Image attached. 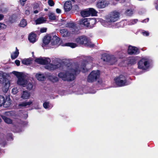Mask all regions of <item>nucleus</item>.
<instances>
[{"mask_svg":"<svg viewBox=\"0 0 158 158\" xmlns=\"http://www.w3.org/2000/svg\"><path fill=\"white\" fill-rule=\"evenodd\" d=\"M76 41L79 44L83 45L84 46L90 48H93L95 45L92 44L90 40L86 36L82 35L77 38Z\"/></svg>","mask_w":158,"mask_h":158,"instance_id":"nucleus-1","label":"nucleus"},{"mask_svg":"<svg viewBox=\"0 0 158 158\" xmlns=\"http://www.w3.org/2000/svg\"><path fill=\"white\" fill-rule=\"evenodd\" d=\"M0 83L4 84L2 90L4 92L6 93L9 89L10 83L8 81L5 73L2 72L0 73Z\"/></svg>","mask_w":158,"mask_h":158,"instance_id":"nucleus-2","label":"nucleus"},{"mask_svg":"<svg viewBox=\"0 0 158 158\" xmlns=\"http://www.w3.org/2000/svg\"><path fill=\"white\" fill-rule=\"evenodd\" d=\"M12 73L18 78L17 84L25 87V85L27 84V81L24 79L23 74L21 73L15 71L13 72Z\"/></svg>","mask_w":158,"mask_h":158,"instance_id":"nucleus-3","label":"nucleus"},{"mask_svg":"<svg viewBox=\"0 0 158 158\" xmlns=\"http://www.w3.org/2000/svg\"><path fill=\"white\" fill-rule=\"evenodd\" d=\"M99 76L100 71L99 70H93L88 75L87 81L88 82H93L96 81L99 78Z\"/></svg>","mask_w":158,"mask_h":158,"instance_id":"nucleus-4","label":"nucleus"},{"mask_svg":"<svg viewBox=\"0 0 158 158\" xmlns=\"http://www.w3.org/2000/svg\"><path fill=\"white\" fill-rule=\"evenodd\" d=\"M119 14V13L116 11H113L106 16V20L110 23L116 22L118 19Z\"/></svg>","mask_w":158,"mask_h":158,"instance_id":"nucleus-5","label":"nucleus"},{"mask_svg":"<svg viewBox=\"0 0 158 158\" xmlns=\"http://www.w3.org/2000/svg\"><path fill=\"white\" fill-rule=\"evenodd\" d=\"M114 81L117 85L121 87L126 85L127 82L126 78L124 76L120 75L118 77L114 79Z\"/></svg>","mask_w":158,"mask_h":158,"instance_id":"nucleus-6","label":"nucleus"},{"mask_svg":"<svg viewBox=\"0 0 158 158\" xmlns=\"http://www.w3.org/2000/svg\"><path fill=\"white\" fill-rule=\"evenodd\" d=\"M138 68L142 70H145L149 67V63L146 59L142 58L138 63Z\"/></svg>","mask_w":158,"mask_h":158,"instance_id":"nucleus-7","label":"nucleus"},{"mask_svg":"<svg viewBox=\"0 0 158 158\" xmlns=\"http://www.w3.org/2000/svg\"><path fill=\"white\" fill-rule=\"evenodd\" d=\"M127 52L129 55H137L139 53L140 51L137 47L129 45L128 47Z\"/></svg>","mask_w":158,"mask_h":158,"instance_id":"nucleus-8","label":"nucleus"},{"mask_svg":"<svg viewBox=\"0 0 158 158\" xmlns=\"http://www.w3.org/2000/svg\"><path fill=\"white\" fill-rule=\"evenodd\" d=\"M49 60H48L46 58L45 59H43L42 58H36L35 61L38 64H40L46 65L48 64L50 62V60L49 58H48Z\"/></svg>","mask_w":158,"mask_h":158,"instance_id":"nucleus-9","label":"nucleus"},{"mask_svg":"<svg viewBox=\"0 0 158 158\" xmlns=\"http://www.w3.org/2000/svg\"><path fill=\"white\" fill-rule=\"evenodd\" d=\"M108 5L107 1L105 0H99L96 4V6L99 9L103 8Z\"/></svg>","mask_w":158,"mask_h":158,"instance_id":"nucleus-10","label":"nucleus"},{"mask_svg":"<svg viewBox=\"0 0 158 158\" xmlns=\"http://www.w3.org/2000/svg\"><path fill=\"white\" fill-rule=\"evenodd\" d=\"M72 7L71 2L70 1H66L64 5V8L65 12L70 10Z\"/></svg>","mask_w":158,"mask_h":158,"instance_id":"nucleus-11","label":"nucleus"},{"mask_svg":"<svg viewBox=\"0 0 158 158\" xmlns=\"http://www.w3.org/2000/svg\"><path fill=\"white\" fill-rule=\"evenodd\" d=\"M60 39L56 36L55 35L53 37L51 40V44L52 46L56 45L59 42Z\"/></svg>","mask_w":158,"mask_h":158,"instance_id":"nucleus-12","label":"nucleus"},{"mask_svg":"<svg viewBox=\"0 0 158 158\" xmlns=\"http://www.w3.org/2000/svg\"><path fill=\"white\" fill-rule=\"evenodd\" d=\"M36 35L34 33H31L30 34L28 37V40L31 43H34L36 41Z\"/></svg>","mask_w":158,"mask_h":158,"instance_id":"nucleus-13","label":"nucleus"},{"mask_svg":"<svg viewBox=\"0 0 158 158\" xmlns=\"http://www.w3.org/2000/svg\"><path fill=\"white\" fill-rule=\"evenodd\" d=\"M75 79L74 75L71 73H67V76L65 79V81H72L74 80Z\"/></svg>","mask_w":158,"mask_h":158,"instance_id":"nucleus-14","label":"nucleus"},{"mask_svg":"<svg viewBox=\"0 0 158 158\" xmlns=\"http://www.w3.org/2000/svg\"><path fill=\"white\" fill-rule=\"evenodd\" d=\"M11 104V100L10 98H6L4 100V103L2 106L5 107L7 108L9 107Z\"/></svg>","mask_w":158,"mask_h":158,"instance_id":"nucleus-15","label":"nucleus"},{"mask_svg":"<svg viewBox=\"0 0 158 158\" xmlns=\"http://www.w3.org/2000/svg\"><path fill=\"white\" fill-rule=\"evenodd\" d=\"M60 32L61 35L63 37H66L69 36L70 34L66 29H60Z\"/></svg>","mask_w":158,"mask_h":158,"instance_id":"nucleus-16","label":"nucleus"},{"mask_svg":"<svg viewBox=\"0 0 158 158\" xmlns=\"http://www.w3.org/2000/svg\"><path fill=\"white\" fill-rule=\"evenodd\" d=\"M111 56L106 53L102 54V55L101 59L104 61L109 62Z\"/></svg>","mask_w":158,"mask_h":158,"instance_id":"nucleus-17","label":"nucleus"},{"mask_svg":"<svg viewBox=\"0 0 158 158\" xmlns=\"http://www.w3.org/2000/svg\"><path fill=\"white\" fill-rule=\"evenodd\" d=\"M52 37L50 36H45L43 40V43L44 45L48 44L51 41Z\"/></svg>","mask_w":158,"mask_h":158,"instance_id":"nucleus-18","label":"nucleus"},{"mask_svg":"<svg viewBox=\"0 0 158 158\" xmlns=\"http://www.w3.org/2000/svg\"><path fill=\"white\" fill-rule=\"evenodd\" d=\"M79 24L80 25L88 27L89 25V23L88 21V19L84 18L79 21Z\"/></svg>","mask_w":158,"mask_h":158,"instance_id":"nucleus-19","label":"nucleus"},{"mask_svg":"<svg viewBox=\"0 0 158 158\" xmlns=\"http://www.w3.org/2000/svg\"><path fill=\"white\" fill-rule=\"evenodd\" d=\"M17 16L15 14H13L9 18V21L11 23H13L16 21Z\"/></svg>","mask_w":158,"mask_h":158,"instance_id":"nucleus-20","label":"nucleus"},{"mask_svg":"<svg viewBox=\"0 0 158 158\" xmlns=\"http://www.w3.org/2000/svg\"><path fill=\"white\" fill-rule=\"evenodd\" d=\"M30 96V94L29 92L23 91L21 95V98L24 99H28Z\"/></svg>","mask_w":158,"mask_h":158,"instance_id":"nucleus-21","label":"nucleus"},{"mask_svg":"<svg viewBox=\"0 0 158 158\" xmlns=\"http://www.w3.org/2000/svg\"><path fill=\"white\" fill-rule=\"evenodd\" d=\"M127 64L128 65H132L136 63V60L133 57L128 58L127 60Z\"/></svg>","mask_w":158,"mask_h":158,"instance_id":"nucleus-22","label":"nucleus"},{"mask_svg":"<svg viewBox=\"0 0 158 158\" xmlns=\"http://www.w3.org/2000/svg\"><path fill=\"white\" fill-rule=\"evenodd\" d=\"M89 9H85L80 12L81 15L83 17H87L90 16Z\"/></svg>","mask_w":158,"mask_h":158,"instance_id":"nucleus-23","label":"nucleus"},{"mask_svg":"<svg viewBox=\"0 0 158 158\" xmlns=\"http://www.w3.org/2000/svg\"><path fill=\"white\" fill-rule=\"evenodd\" d=\"M46 19L43 17H41L37 19L35 21L36 24H39L46 22Z\"/></svg>","mask_w":158,"mask_h":158,"instance_id":"nucleus-24","label":"nucleus"},{"mask_svg":"<svg viewBox=\"0 0 158 158\" xmlns=\"http://www.w3.org/2000/svg\"><path fill=\"white\" fill-rule=\"evenodd\" d=\"M16 50L13 54L11 55V58L12 59H15L16 58L19 56V50L17 47L15 48Z\"/></svg>","mask_w":158,"mask_h":158,"instance_id":"nucleus-25","label":"nucleus"},{"mask_svg":"<svg viewBox=\"0 0 158 158\" xmlns=\"http://www.w3.org/2000/svg\"><path fill=\"white\" fill-rule=\"evenodd\" d=\"M32 103V102L30 101L28 102H23L19 104V106L20 107H26L27 106H30Z\"/></svg>","mask_w":158,"mask_h":158,"instance_id":"nucleus-26","label":"nucleus"},{"mask_svg":"<svg viewBox=\"0 0 158 158\" xmlns=\"http://www.w3.org/2000/svg\"><path fill=\"white\" fill-rule=\"evenodd\" d=\"M35 77L37 79L40 81H44L46 78L45 76L41 74H36Z\"/></svg>","mask_w":158,"mask_h":158,"instance_id":"nucleus-27","label":"nucleus"},{"mask_svg":"<svg viewBox=\"0 0 158 158\" xmlns=\"http://www.w3.org/2000/svg\"><path fill=\"white\" fill-rule=\"evenodd\" d=\"M110 57V59L109 62L110 65H113L117 61V60L116 58L114 55L111 56Z\"/></svg>","mask_w":158,"mask_h":158,"instance_id":"nucleus-28","label":"nucleus"},{"mask_svg":"<svg viewBox=\"0 0 158 158\" xmlns=\"http://www.w3.org/2000/svg\"><path fill=\"white\" fill-rule=\"evenodd\" d=\"M62 46L70 47L71 48H74L76 47L77 46V45L75 43L68 42L62 45Z\"/></svg>","mask_w":158,"mask_h":158,"instance_id":"nucleus-29","label":"nucleus"},{"mask_svg":"<svg viewBox=\"0 0 158 158\" xmlns=\"http://www.w3.org/2000/svg\"><path fill=\"white\" fill-rule=\"evenodd\" d=\"M48 76L49 80L53 82H56L59 80L58 78L57 77H55L50 74H49V75Z\"/></svg>","mask_w":158,"mask_h":158,"instance_id":"nucleus-30","label":"nucleus"},{"mask_svg":"<svg viewBox=\"0 0 158 158\" xmlns=\"http://www.w3.org/2000/svg\"><path fill=\"white\" fill-rule=\"evenodd\" d=\"M89 10L90 16H96L97 15V12L94 8H89Z\"/></svg>","mask_w":158,"mask_h":158,"instance_id":"nucleus-31","label":"nucleus"},{"mask_svg":"<svg viewBox=\"0 0 158 158\" xmlns=\"http://www.w3.org/2000/svg\"><path fill=\"white\" fill-rule=\"evenodd\" d=\"M27 24V22L26 19H23L20 21V23L19 26L22 27H25Z\"/></svg>","mask_w":158,"mask_h":158,"instance_id":"nucleus-32","label":"nucleus"},{"mask_svg":"<svg viewBox=\"0 0 158 158\" xmlns=\"http://www.w3.org/2000/svg\"><path fill=\"white\" fill-rule=\"evenodd\" d=\"M1 5H2L0 6V10L4 14L8 12V8L5 7L4 6L3 4H2Z\"/></svg>","mask_w":158,"mask_h":158,"instance_id":"nucleus-33","label":"nucleus"},{"mask_svg":"<svg viewBox=\"0 0 158 158\" xmlns=\"http://www.w3.org/2000/svg\"><path fill=\"white\" fill-rule=\"evenodd\" d=\"M22 63L25 65L30 64L31 63V60L28 58L24 59L22 61Z\"/></svg>","mask_w":158,"mask_h":158,"instance_id":"nucleus-34","label":"nucleus"},{"mask_svg":"<svg viewBox=\"0 0 158 158\" xmlns=\"http://www.w3.org/2000/svg\"><path fill=\"white\" fill-rule=\"evenodd\" d=\"M2 118L4 120V122L7 124H11L12 123V121L11 119L9 118L6 116H3L2 117Z\"/></svg>","mask_w":158,"mask_h":158,"instance_id":"nucleus-35","label":"nucleus"},{"mask_svg":"<svg viewBox=\"0 0 158 158\" xmlns=\"http://www.w3.org/2000/svg\"><path fill=\"white\" fill-rule=\"evenodd\" d=\"M58 76L59 77L62 78L63 80L65 81L67 76V73H65L63 72L60 73H58Z\"/></svg>","mask_w":158,"mask_h":158,"instance_id":"nucleus-36","label":"nucleus"},{"mask_svg":"<svg viewBox=\"0 0 158 158\" xmlns=\"http://www.w3.org/2000/svg\"><path fill=\"white\" fill-rule=\"evenodd\" d=\"M76 25V24L73 22L67 23L66 24L65 27L72 29Z\"/></svg>","mask_w":158,"mask_h":158,"instance_id":"nucleus-37","label":"nucleus"},{"mask_svg":"<svg viewBox=\"0 0 158 158\" xmlns=\"http://www.w3.org/2000/svg\"><path fill=\"white\" fill-rule=\"evenodd\" d=\"M73 34H78L79 33L78 27L76 25L72 29Z\"/></svg>","mask_w":158,"mask_h":158,"instance_id":"nucleus-38","label":"nucleus"},{"mask_svg":"<svg viewBox=\"0 0 158 158\" xmlns=\"http://www.w3.org/2000/svg\"><path fill=\"white\" fill-rule=\"evenodd\" d=\"M48 16L49 19L51 20H54L56 19V17L54 13H51Z\"/></svg>","mask_w":158,"mask_h":158,"instance_id":"nucleus-39","label":"nucleus"},{"mask_svg":"<svg viewBox=\"0 0 158 158\" xmlns=\"http://www.w3.org/2000/svg\"><path fill=\"white\" fill-rule=\"evenodd\" d=\"M80 9L79 6L77 5H74L73 6V10L74 12H78Z\"/></svg>","mask_w":158,"mask_h":158,"instance_id":"nucleus-40","label":"nucleus"},{"mask_svg":"<svg viewBox=\"0 0 158 158\" xmlns=\"http://www.w3.org/2000/svg\"><path fill=\"white\" fill-rule=\"evenodd\" d=\"M4 100H5L4 97L2 95H0V107L2 106L4 103Z\"/></svg>","mask_w":158,"mask_h":158,"instance_id":"nucleus-41","label":"nucleus"},{"mask_svg":"<svg viewBox=\"0 0 158 158\" xmlns=\"http://www.w3.org/2000/svg\"><path fill=\"white\" fill-rule=\"evenodd\" d=\"M33 87L32 84L30 82H29L27 84V88L29 90H30L32 89Z\"/></svg>","mask_w":158,"mask_h":158,"instance_id":"nucleus-42","label":"nucleus"},{"mask_svg":"<svg viewBox=\"0 0 158 158\" xmlns=\"http://www.w3.org/2000/svg\"><path fill=\"white\" fill-rule=\"evenodd\" d=\"M86 67V64L85 63H82L81 64V68H82L83 70L84 71V72L87 71H88V69H86L85 68Z\"/></svg>","mask_w":158,"mask_h":158,"instance_id":"nucleus-43","label":"nucleus"},{"mask_svg":"<svg viewBox=\"0 0 158 158\" xmlns=\"http://www.w3.org/2000/svg\"><path fill=\"white\" fill-rule=\"evenodd\" d=\"M43 106L44 108L45 109H48L49 107V102H45L44 103Z\"/></svg>","mask_w":158,"mask_h":158,"instance_id":"nucleus-44","label":"nucleus"},{"mask_svg":"<svg viewBox=\"0 0 158 158\" xmlns=\"http://www.w3.org/2000/svg\"><path fill=\"white\" fill-rule=\"evenodd\" d=\"M126 14L128 16H131L133 14V11L129 9H127L126 12Z\"/></svg>","mask_w":158,"mask_h":158,"instance_id":"nucleus-45","label":"nucleus"},{"mask_svg":"<svg viewBox=\"0 0 158 158\" xmlns=\"http://www.w3.org/2000/svg\"><path fill=\"white\" fill-rule=\"evenodd\" d=\"M48 3L49 5L51 6H52L54 5V3L53 1L52 0H48Z\"/></svg>","mask_w":158,"mask_h":158,"instance_id":"nucleus-46","label":"nucleus"},{"mask_svg":"<svg viewBox=\"0 0 158 158\" xmlns=\"http://www.w3.org/2000/svg\"><path fill=\"white\" fill-rule=\"evenodd\" d=\"M39 7V5L38 3H34L33 4V8L34 10L36 9Z\"/></svg>","mask_w":158,"mask_h":158,"instance_id":"nucleus-47","label":"nucleus"},{"mask_svg":"<svg viewBox=\"0 0 158 158\" xmlns=\"http://www.w3.org/2000/svg\"><path fill=\"white\" fill-rule=\"evenodd\" d=\"M52 68L53 69H58L59 68L58 64H52Z\"/></svg>","mask_w":158,"mask_h":158,"instance_id":"nucleus-48","label":"nucleus"},{"mask_svg":"<svg viewBox=\"0 0 158 158\" xmlns=\"http://www.w3.org/2000/svg\"><path fill=\"white\" fill-rule=\"evenodd\" d=\"M47 28H42L40 29V32L41 33H44L46 32Z\"/></svg>","mask_w":158,"mask_h":158,"instance_id":"nucleus-49","label":"nucleus"},{"mask_svg":"<svg viewBox=\"0 0 158 158\" xmlns=\"http://www.w3.org/2000/svg\"><path fill=\"white\" fill-rule=\"evenodd\" d=\"M131 21V22L132 23V24H135L137 23V22L138 21V20L137 19H132Z\"/></svg>","mask_w":158,"mask_h":158,"instance_id":"nucleus-50","label":"nucleus"},{"mask_svg":"<svg viewBox=\"0 0 158 158\" xmlns=\"http://www.w3.org/2000/svg\"><path fill=\"white\" fill-rule=\"evenodd\" d=\"M143 35L144 36H148L149 35V33L147 31H143L142 32Z\"/></svg>","mask_w":158,"mask_h":158,"instance_id":"nucleus-51","label":"nucleus"},{"mask_svg":"<svg viewBox=\"0 0 158 158\" xmlns=\"http://www.w3.org/2000/svg\"><path fill=\"white\" fill-rule=\"evenodd\" d=\"M15 63L17 66H19L20 64V61L18 60H16L15 61Z\"/></svg>","mask_w":158,"mask_h":158,"instance_id":"nucleus-52","label":"nucleus"},{"mask_svg":"<svg viewBox=\"0 0 158 158\" xmlns=\"http://www.w3.org/2000/svg\"><path fill=\"white\" fill-rule=\"evenodd\" d=\"M30 14V11L29 10H26L25 11V14L27 15H28Z\"/></svg>","mask_w":158,"mask_h":158,"instance_id":"nucleus-53","label":"nucleus"},{"mask_svg":"<svg viewBox=\"0 0 158 158\" xmlns=\"http://www.w3.org/2000/svg\"><path fill=\"white\" fill-rule=\"evenodd\" d=\"M79 67H76L74 70L75 73H76L78 70Z\"/></svg>","mask_w":158,"mask_h":158,"instance_id":"nucleus-54","label":"nucleus"},{"mask_svg":"<svg viewBox=\"0 0 158 158\" xmlns=\"http://www.w3.org/2000/svg\"><path fill=\"white\" fill-rule=\"evenodd\" d=\"M56 11L57 13L59 14L61 13V10L58 8H57L56 10Z\"/></svg>","mask_w":158,"mask_h":158,"instance_id":"nucleus-55","label":"nucleus"},{"mask_svg":"<svg viewBox=\"0 0 158 158\" xmlns=\"http://www.w3.org/2000/svg\"><path fill=\"white\" fill-rule=\"evenodd\" d=\"M8 137L10 139L13 140L12 135V134H10L8 136Z\"/></svg>","mask_w":158,"mask_h":158,"instance_id":"nucleus-56","label":"nucleus"},{"mask_svg":"<svg viewBox=\"0 0 158 158\" xmlns=\"http://www.w3.org/2000/svg\"><path fill=\"white\" fill-rule=\"evenodd\" d=\"M4 17V16L2 14H0V20H2Z\"/></svg>","mask_w":158,"mask_h":158,"instance_id":"nucleus-57","label":"nucleus"},{"mask_svg":"<svg viewBox=\"0 0 158 158\" xmlns=\"http://www.w3.org/2000/svg\"><path fill=\"white\" fill-rule=\"evenodd\" d=\"M1 143L4 146L6 144V140H4L2 141V143Z\"/></svg>","mask_w":158,"mask_h":158,"instance_id":"nucleus-58","label":"nucleus"},{"mask_svg":"<svg viewBox=\"0 0 158 158\" xmlns=\"http://www.w3.org/2000/svg\"><path fill=\"white\" fill-rule=\"evenodd\" d=\"M39 11L38 10H36L34 11V13L35 14H37L38 13Z\"/></svg>","mask_w":158,"mask_h":158,"instance_id":"nucleus-59","label":"nucleus"},{"mask_svg":"<svg viewBox=\"0 0 158 158\" xmlns=\"http://www.w3.org/2000/svg\"><path fill=\"white\" fill-rule=\"evenodd\" d=\"M155 8L158 11V4H157L155 6Z\"/></svg>","mask_w":158,"mask_h":158,"instance_id":"nucleus-60","label":"nucleus"},{"mask_svg":"<svg viewBox=\"0 0 158 158\" xmlns=\"http://www.w3.org/2000/svg\"><path fill=\"white\" fill-rule=\"evenodd\" d=\"M27 0H20V1L21 3L22 2H23L24 3V2H26V1Z\"/></svg>","mask_w":158,"mask_h":158,"instance_id":"nucleus-61","label":"nucleus"},{"mask_svg":"<svg viewBox=\"0 0 158 158\" xmlns=\"http://www.w3.org/2000/svg\"><path fill=\"white\" fill-rule=\"evenodd\" d=\"M64 21L65 22V20H63V19H61V22H63Z\"/></svg>","mask_w":158,"mask_h":158,"instance_id":"nucleus-62","label":"nucleus"},{"mask_svg":"<svg viewBox=\"0 0 158 158\" xmlns=\"http://www.w3.org/2000/svg\"><path fill=\"white\" fill-rule=\"evenodd\" d=\"M14 90H15V89H12V92H14Z\"/></svg>","mask_w":158,"mask_h":158,"instance_id":"nucleus-63","label":"nucleus"},{"mask_svg":"<svg viewBox=\"0 0 158 158\" xmlns=\"http://www.w3.org/2000/svg\"><path fill=\"white\" fill-rule=\"evenodd\" d=\"M44 10L46 11H47L48 10V9H45Z\"/></svg>","mask_w":158,"mask_h":158,"instance_id":"nucleus-64","label":"nucleus"}]
</instances>
